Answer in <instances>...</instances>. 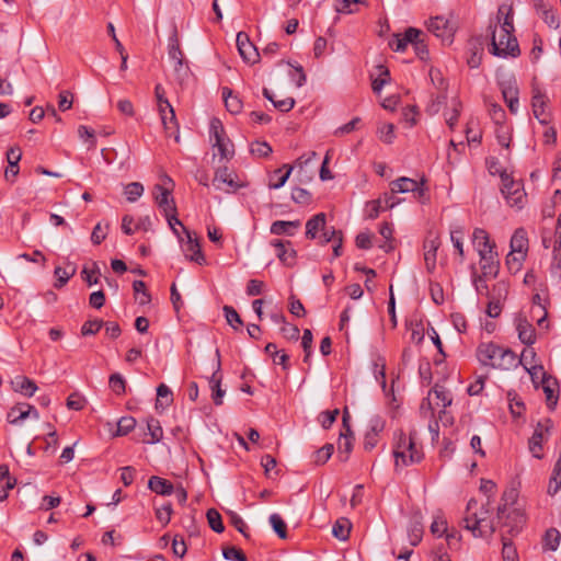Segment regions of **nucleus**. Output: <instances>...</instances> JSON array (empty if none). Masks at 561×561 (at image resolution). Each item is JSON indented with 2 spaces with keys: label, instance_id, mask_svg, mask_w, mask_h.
I'll return each instance as SVG.
<instances>
[{
  "label": "nucleus",
  "instance_id": "obj_51",
  "mask_svg": "<svg viewBox=\"0 0 561 561\" xmlns=\"http://www.w3.org/2000/svg\"><path fill=\"white\" fill-rule=\"evenodd\" d=\"M379 77L373 80L371 88L373 91L379 94L383 88V85L388 82L389 79V70L383 66H378Z\"/></svg>",
  "mask_w": 561,
  "mask_h": 561
},
{
  "label": "nucleus",
  "instance_id": "obj_26",
  "mask_svg": "<svg viewBox=\"0 0 561 561\" xmlns=\"http://www.w3.org/2000/svg\"><path fill=\"white\" fill-rule=\"evenodd\" d=\"M11 385L15 392H20L25 397H32L37 390L36 383L25 376H16L11 381Z\"/></svg>",
  "mask_w": 561,
  "mask_h": 561
},
{
  "label": "nucleus",
  "instance_id": "obj_39",
  "mask_svg": "<svg viewBox=\"0 0 561 561\" xmlns=\"http://www.w3.org/2000/svg\"><path fill=\"white\" fill-rule=\"evenodd\" d=\"M461 111V102L458 99H453L450 108L445 113L446 123L450 128H454L458 122V117Z\"/></svg>",
  "mask_w": 561,
  "mask_h": 561
},
{
  "label": "nucleus",
  "instance_id": "obj_30",
  "mask_svg": "<svg viewBox=\"0 0 561 561\" xmlns=\"http://www.w3.org/2000/svg\"><path fill=\"white\" fill-rule=\"evenodd\" d=\"M30 417V404L28 403H18L10 409L8 412L7 419L11 424H19L25 419Z\"/></svg>",
  "mask_w": 561,
  "mask_h": 561
},
{
  "label": "nucleus",
  "instance_id": "obj_13",
  "mask_svg": "<svg viewBox=\"0 0 561 561\" xmlns=\"http://www.w3.org/2000/svg\"><path fill=\"white\" fill-rule=\"evenodd\" d=\"M184 232L187 238V241L182 245L185 257L198 265H204L206 263V259L202 252L196 234L187 229H184Z\"/></svg>",
  "mask_w": 561,
  "mask_h": 561
},
{
  "label": "nucleus",
  "instance_id": "obj_22",
  "mask_svg": "<svg viewBox=\"0 0 561 561\" xmlns=\"http://www.w3.org/2000/svg\"><path fill=\"white\" fill-rule=\"evenodd\" d=\"M480 268L481 274L484 276H489L491 278H495L499 274L500 270V261L497 252H493L486 255L480 256Z\"/></svg>",
  "mask_w": 561,
  "mask_h": 561
},
{
  "label": "nucleus",
  "instance_id": "obj_53",
  "mask_svg": "<svg viewBox=\"0 0 561 561\" xmlns=\"http://www.w3.org/2000/svg\"><path fill=\"white\" fill-rule=\"evenodd\" d=\"M136 426V420L133 416H123L117 422V435H127Z\"/></svg>",
  "mask_w": 561,
  "mask_h": 561
},
{
  "label": "nucleus",
  "instance_id": "obj_29",
  "mask_svg": "<svg viewBox=\"0 0 561 561\" xmlns=\"http://www.w3.org/2000/svg\"><path fill=\"white\" fill-rule=\"evenodd\" d=\"M222 99L225 101L226 108L231 114L236 115L242 111L243 103L239 95L233 94L229 88H222Z\"/></svg>",
  "mask_w": 561,
  "mask_h": 561
},
{
  "label": "nucleus",
  "instance_id": "obj_41",
  "mask_svg": "<svg viewBox=\"0 0 561 561\" xmlns=\"http://www.w3.org/2000/svg\"><path fill=\"white\" fill-rule=\"evenodd\" d=\"M351 524L347 519H339L332 528V534L340 540H346L350 536Z\"/></svg>",
  "mask_w": 561,
  "mask_h": 561
},
{
  "label": "nucleus",
  "instance_id": "obj_6",
  "mask_svg": "<svg viewBox=\"0 0 561 561\" xmlns=\"http://www.w3.org/2000/svg\"><path fill=\"white\" fill-rule=\"evenodd\" d=\"M506 503L497 507L496 518L506 528L505 533L515 536L520 530L525 523V515L518 510H511L506 515Z\"/></svg>",
  "mask_w": 561,
  "mask_h": 561
},
{
  "label": "nucleus",
  "instance_id": "obj_33",
  "mask_svg": "<svg viewBox=\"0 0 561 561\" xmlns=\"http://www.w3.org/2000/svg\"><path fill=\"white\" fill-rule=\"evenodd\" d=\"M263 95L280 112H289L295 106V99L286 98L284 100H275L273 93L266 88L263 89Z\"/></svg>",
  "mask_w": 561,
  "mask_h": 561
},
{
  "label": "nucleus",
  "instance_id": "obj_47",
  "mask_svg": "<svg viewBox=\"0 0 561 561\" xmlns=\"http://www.w3.org/2000/svg\"><path fill=\"white\" fill-rule=\"evenodd\" d=\"M490 278L491 277L484 276L482 274L478 275L476 272L472 274L473 286H474L478 295L488 296V297L490 296L491 293H490L488 284H486V280Z\"/></svg>",
  "mask_w": 561,
  "mask_h": 561
},
{
  "label": "nucleus",
  "instance_id": "obj_17",
  "mask_svg": "<svg viewBox=\"0 0 561 561\" xmlns=\"http://www.w3.org/2000/svg\"><path fill=\"white\" fill-rule=\"evenodd\" d=\"M158 111L167 135L171 136L175 133L174 139L176 142H180L179 123L173 106L169 105L167 108L160 107Z\"/></svg>",
  "mask_w": 561,
  "mask_h": 561
},
{
  "label": "nucleus",
  "instance_id": "obj_31",
  "mask_svg": "<svg viewBox=\"0 0 561 561\" xmlns=\"http://www.w3.org/2000/svg\"><path fill=\"white\" fill-rule=\"evenodd\" d=\"M542 390L546 394L547 404L550 409H553L558 402L557 388L558 383L551 377L542 379Z\"/></svg>",
  "mask_w": 561,
  "mask_h": 561
},
{
  "label": "nucleus",
  "instance_id": "obj_14",
  "mask_svg": "<svg viewBox=\"0 0 561 561\" xmlns=\"http://www.w3.org/2000/svg\"><path fill=\"white\" fill-rule=\"evenodd\" d=\"M236 42L239 54L245 62L255 64L259 60L260 54L256 47L250 42L247 33L239 32Z\"/></svg>",
  "mask_w": 561,
  "mask_h": 561
},
{
  "label": "nucleus",
  "instance_id": "obj_5",
  "mask_svg": "<svg viewBox=\"0 0 561 561\" xmlns=\"http://www.w3.org/2000/svg\"><path fill=\"white\" fill-rule=\"evenodd\" d=\"M209 138L213 147L218 149L221 159L229 160L233 157L234 150L232 142L226 137V131L220 119L214 117L210 121Z\"/></svg>",
  "mask_w": 561,
  "mask_h": 561
},
{
  "label": "nucleus",
  "instance_id": "obj_3",
  "mask_svg": "<svg viewBox=\"0 0 561 561\" xmlns=\"http://www.w3.org/2000/svg\"><path fill=\"white\" fill-rule=\"evenodd\" d=\"M477 357L483 366L510 370L518 366L516 354L495 343H481L477 348Z\"/></svg>",
  "mask_w": 561,
  "mask_h": 561
},
{
  "label": "nucleus",
  "instance_id": "obj_40",
  "mask_svg": "<svg viewBox=\"0 0 561 561\" xmlns=\"http://www.w3.org/2000/svg\"><path fill=\"white\" fill-rule=\"evenodd\" d=\"M144 185L139 182H131L128 183L124 187V194L128 202L134 203L136 202L142 194H144Z\"/></svg>",
  "mask_w": 561,
  "mask_h": 561
},
{
  "label": "nucleus",
  "instance_id": "obj_10",
  "mask_svg": "<svg viewBox=\"0 0 561 561\" xmlns=\"http://www.w3.org/2000/svg\"><path fill=\"white\" fill-rule=\"evenodd\" d=\"M427 30L444 43L450 44L453 42L455 27L445 16L432 18L427 24Z\"/></svg>",
  "mask_w": 561,
  "mask_h": 561
},
{
  "label": "nucleus",
  "instance_id": "obj_61",
  "mask_svg": "<svg viewBox=\"0 0 561 561\" xmlns=\"http://www.w3.org/2000/svg\"><path fill=\"white\" fill-rule=\"evenodd\" d=\"M378 134L380 140L386 144H391L394 138V126L390 123L382 124L378 128Z\"/></svg>",
  "mask_w": 561,
  "mask_h": 561
},
{
  "label": "nucleus",
  "instance_id": "obj_58",
  "mask_svg": "<svg viewBox=\"0 0 561 561\" xmlns=\"http://www.w3.org/2000/svg\"><path fill=\"white\" fill-rule=\"evenodd\" d=\"M224 558L230 561H247L244 552L236 547H227L222 551Z\"/></svg>",
  "mask_w": 561,
  "mask_h": 561
},
{
  "label": "nucleus",
  "instance_id": "obj_59",
  "mask_svg": "<svg viewBox=\"0 0 561 561\" xmlns=\"http://www.w3.org/2000/svg\"><path fill=\"white\" fill-rule=\"evenodd\" d=\"M133 289L136 295L140 294L139 304L147 305L150 302L151 297L146 290V284L142 280H135L133 283Z\"/></svg>",
  "mask_w": 561,
  "mask_h": 561
},
{
  "label": "nucleus",
  "instance_id": "obj_57",
  "mask_svg": "<svg viewBox=\"0 0 561 561\" xmlns=\"http://www.w3.org/2000/svg\"><path fill=\"white\" fill-rule=\"evenodd\" d=\"M423 536V528L422 525L417 522L411 524L409 528V541L412 546H417Z\"/></svg>",
  "mask_w": 561,
  "mask_h": 561
},
{
  "label": "nucleus",
  "instance_id": "obj_54",
  "mask_svg": "<svg viewBox=\"0 0 561 561\" xmlns=\"http://www.w3.org/2000/svg\"><path fill=\"white\" fill-rule=\"evenodd\" d=\"M250 151L256 157L265 158L272 153V147L265 141H254L251 144Z\"/></svg>",
  "mask_w": 561,
  "mask_h": 561
},
{
  "label": "nucleus",
  "instance_id": "obj_46",
  "mask_svg": "<svg viewBox=\"0 0 561 561\" xmlns=\"http://www.w3.org/2000/svg\"><path fill=\"white\" fill-rule=\"evenodd\" d=\"M54 273H55V276L57 277V280L55 283V287L56 288H61L75 275L76 267L71 266V270L68 271L67 268H62L60 266H57L55 268Z\"/></svg>",
  "mask_w": 561,
  "mask_h": 561
},
{
  "label": "nucleus",
  "instance_id": "obj_48",
  "mask_svg": "<svg viewBox=\"0 0 561 561\" xmlns=\"http://www.w3.org/2000/svg\"><path fill=\"white\" fill-rule=\"evenodd\" d=\"M334 447L332 444H325L323 447L313 453V462L316 465L325 463L332 456Z\"/></svg>",
  "mask_w": 561,
  "mask_h": 561
},
{
  "label": "nucleus",
  "instance_id": "obj_63",
  "mask_svg": "<svg viewBox=\"0 0 561 561\" xmlns=\"http://www.w3.org/2000/svg\"><path fill=\"white\" fill-rule=\"evenodd\" d=\"M110 225L106 224L103 228L101 222L96 224L91 233V241L93 244H100L106 238V230Z\"/></svg>",
  "mask_w": 561,
  "mask_h": 561
},
{
  "label": "nucleus",
  "instance_id": "obj_60",
  "mask_svg": "<svg viewBox=\"0 0 561 561\" xmlns=\"http://www.w3.org/2000/svg\"><path fill=\"white\" fill-rule=\"evenodd\" d=\"M291 199L296 204L307 205L311 199V194L305 188L295 187L291 192Z\"/></svg>",
  "mask_w": 561,
  "mask_h": 561
},
{
  "label": "nucleus",
  "instance_id": "obj_28",
  "mask_svg": "<svg viewBox=\"0 0 561 561\" xmlns=\"http://www.w3.org/2000/svg\"><path fill=\"white\" fill-rule=\"evenodd\" d=\"M148 488L160 495H171L174 492V486L169 480L157 476L149 479Z\"/></svg>",
  "mask_w": 561,
  "mask_h": 561
},
{
  "label": "nucleus",
  "instance_id": "obj_7",
  "mask_svg": "<svg viewBox=\"0 0 561 561\" xmlns=\"http://www.w3.org/2000/svg\"><path fill=\"white\" fill-rule=\"evenodd\" d=\"M531 93V108L534 116L541 125H548L551 121V113L549 111V98L537 85L533 87Z\"/></svg>",
  "mask_w": 561,
  "mask_h": 561
},
{
  "label": "nucleus",
  "instance_id": "obj_19",
  "mask_svg": "<svg viewBox=\"0 0 561 561\" xmlns=\"http://www.w3.org/2000/svg\"><path fill=\"white\" fill-rule=\"evenodd\" d=\"M271 245L277 250V257L285 265L291 266L295 262L296 251L291 248L290 241L272 240Z\"/></svg>",
  "mask_w": 561,
  "mask_h": 561
},
{
  "label": "nucleus",
  "instance_id": "obj_36",
  "mask_svg": "<svg viewBox=\"0 0 561 561\" xmlns=\"http://www.w3.org/2000/svg\"><path fill=\"white\" fill-rule=\"evenodd\" d=\"M100 267L96 262H92L90 266L84 265L81 272L82 279L88 283L89 286L99 283Z\"/></svg>",
  "mask_w": 561,
  "mask_h": 561
},
{
  "label": "nucleus",
  "instance_id": "obj_21",
  "mask_svg": "<svg viewBox=\"0 0 561 561\" xmlns=\"http://www.w3.org/2000/svg\"><path fill=\"white\" fill-rule=\"evenodd\" d=\"M294 170L293 165L284 164L268 174L267 186L270 190H278L285 185Z\"/></svg>",
  "mask_w": 561,
  "mask_h": 561
},
{
  "label": "nucleus",
  "instance_id": "obj_27",
  "mask_svg": "<svg viewBox=\"0 0 561 561\" xmlns=\"http://www.w3.org/2000/svg\"><path fill=\"white\" fill-rule=\"evenodd\" d=\"M325 228V214L319 213L312 216L306 224V237L308 239H316L319 231Z\"/></svg>",
  "mask_w": 561,
  "mask_h": 561
},
{
  "label": "nucleus",
  "instance_id": "obj_38",
  "mask_svg": "<svg viewBox=\"0 0 561 561\" xmlns=\"http://www.w3.org/2000/svg\"><path fill=\"white\" fill-rule=\"evenodd\" d=\"M172 401H173V393H172L171 389L167 385L160 383L157 388L156 409H159V407L162 404L168 407L172 403Z\"/></svg>",
  "mask_w": 561,
  "mask_h": 561
},
{
  "label": "nucleus",
  "instance_id": "obj_15",
  "mask_svg": "<svg viewBox=\"0 0 561 561\" xmlns=\"http://www.w3.org/2000/svg\"><path fill=\"white\" fill-rule=\"evenodd\" d=\"M440 245L438 236L430 233L424 241V261L428 272H433L436 266V253Z\"/></svg>",
  "mask_w": 561,
  "mask_h": 561
},
{
  "label": "nucleus",
  "instance_id": "obj_43",
  "mask_svg": "<svg viewBox=\"0 0 561 561\" xmlns=\"http://www.w3.org/2000/svg\"><path fill=\"white\" fill-rule=\"evenodd\" d=\"M206 517H207V520H208V524H209V527L215 531V533H222L224 529H225V526H224V523H222V519H221V515L219 514V512L215 508H209L207 511V514H206Z\"/></svg>",
  "mask_w": 561,
  "mask_h": 561
},
{
  "label": "nucleus",
  "instance_id": "obj_34",
  "mask_svg": "<svg viewBox=\"0 0 561 561\" xmlns=\"http://www.w3.org/2000/svg\"><path fill=\"white\" fill-rule=\"evenodd\" d=\"M561 534L557 528H549L546 530L542 538L545 550L556 551L560 545Z\"/></svg>",
  "mask_w": 561,
  "mask_h": 561
},
{
  "label": "nucleus",
  "instance_id": "obj_20",
  "mask_svg": "<svg viewBox=\"0 0 561 561\" xmlns=\"http://www.w3.org/2000/svg\"><path fill=\"white\" fill-rule=\"evenodd\" d=\"M511 251L518 254V260H525L528 251L527 232L523 228L515 230L511 238Z\"/></svg>",
  "mask_w": 561,
  "mask_h": 561
},
{
  "label": "nucleus",
  "instance_id": "obj_62",
  "mask_svg": "<svg viewBox=\"0 0 561 561\" xmlns=\"http://www.w3.org/2000/svg\"><path fill=\"white\" fill-rule=\"evenodd\" d=\"M104 322L99 319L88 320L81 328L82 335H92L100 331Z\"/></svg>",
  "mask_w": 561,
  "mask_h": 561
},
{
  "label": "nucleus",
  "instance_id": "obj_50",
  "mask_svg": "<svg viewBox=\"0 0 561 561\" xmlns=\"http://www.w3.org/2000/svg\"><path fill=\"white\" fill-rule=\"evenodd\" d=\"M270 524L273 527L274 531L282 538L287 537V526L280 515L274 513L270 516Z\"/></svg>",
  "mask_w": 561,
  "mask_h": 561
},
{
  "label": "nucleus",
  "instance_id": "obj_12",
  "mask_svg": "<svg viewBox=\"0 0 561 561\" xmlns=\"http://www.w3.org/2000/svg\"><path fill=\"white\" fill-rule=\"evenodd\" d=\"M453 398L450 392L442 386L436 385L430 392L428 398L423 401L421 409H427L433 415V404L436 407L447 408L451 404Z\"/></svg>",
  "mask_w": 561,
  "mask_h": 561
},
{
  "label": "nucleus",
  "instance_id": "obj_16",
  "mask_svg": "<svg viewBox=\"0 0 561 561\" xmlns=\"http://www.w3.org/2000/svg\"><path fill=\"white\" fill-rule=\"evenodd\" d=\"M472 243L479 256L496 252L494 250L495 244L491 242L489 233L482 228H476L473 230Z\"/></svg>",
  "mask_w": 561,
  "mask_h": 561
},
{
  "label": "nucleus",
  "instance_id": "obj_18",
  "mask_svg": "<svg viewBox=\"0 0 561 561\" xmlns=\"http://www.w3.org/2000/svg\"><path fill=\"white\" fill-rule=\"evenodd\" d=\"M153 195L156 203L164 214L175 213L176 207L174 199L171 197V191L160 184L154 185Z\"/></svg>",
  "mask_w": 561,
  "mask_h": 561
},
{
  "label": "nucleus",
  "instance_id": "obj_45",
  "mask_svg": "<svg viewBox=\"0 0 561 561\" xmlns=\"http://www.w3.org/2000/svg\"><path fill=\"white\" fill-rule=\"evenodd\" d=\"M502 557L504 561H518V554L516 548L513 546L510 539L506 538L505 534H502Z\"/></svg>",
  "mask_w": 561,
  "mask_h": 561
},
{
  "label": "nucleus",
  "instance_id": "obj_25",
  "mask_svg": "<svg viewBox=\"0 0 561 561\" xmlns=\"http://www.w3.org/2000/svg\"><path fill=\"white\" fill-rule=\"evenodd\" d=\"M300 225V220H276L271 225L270 231L272 234L276 236L285 234L293 237L299 229Z\"/></svg>",
  "mask_w": 561,
  "mask_h": 561
},
{
  "label": "nucleus",
  "instance_id": "obj_37",
  "mask_svg": "<svg viewBox=\"0 0 561 561\" xmlns=\"http://www.w3.org/2000/svg\"><path fill=\"white\" fill-rule=\"evenodd\" d=\"M147 430H148V434L151 436V439L149 440L150 444H156L162 439L163 430L161 427L159 420H157L154 417L148 419Z\"/></svg>",
  "mask_w": 561,
  "mask_h": 561
},
{
  "label": "nucleus",
  "instance_id": "obj_55",
  "mask_svg": "<svg viewBox=\"0 0 561 561\" xmlns=\"http://www.w3.org/2000/svg\"><path fill=\"white\" fill-rule=\"evenodd\" d=\"M381 210H383L381 198L370 201L366 204V208H365L366 217L369 219L377 218Z\"/></svg>",
  "mask_w": 561,
  "mask_h": 561
},
{
  "label": "nucleus",
  "instance_id": "obj_52",
  "mask_svg": "<svg viewBox=\"0 0 561 561\" xmlns=\"http://www.w3.org/2000/svg\"><path fill=\"white\" fill-rule=\"evenodd\" d=\"M450 240L454 248L459 253L460 257L463 259V230L457 227L450 231Z\"/></svg>",
  "mask_w": 561,
  "mask_h": 561
},
{
  "label": "nucleus",
  "instance_id": "obj_1",
  "mask_svg": "<svg viewBox=\"0 0 561 561\" xmlns=\"http://www.w3.org/2000/svg\"><path fill=\"white\" fill-rule=\"evenodd\" d=\"M514 11L512 5L501 4L497 9L496 24L490 25L491 45L489 51L501 58L517 57L520 54L514 33Z\"/></svg>",
  "mask_w": 561,
  "mask_h": 561
},
{
  "label": "nucleus",
  "instance_id": "obj_2",
  "mask_svg": "<svg viewBox=\"0 0 561 561\" xmlns=\"http://www.w3.org/2000/svg\"><path fill=\"white\" fill-rule=\"evenodd\" d=\"M490 505V500L481 505L474 499H470L467 503L462 518L463 527L470 530L474 537H490L495 531L494 522L489 519Z\"/></svg>",
  "mask_w": 561,
  "mask_h": 561
},
{
  "label": "nucleus",
  "instance_id": "obj_64",
  "mask_svg": "<svg viewBox=\"0 0 561 561\" xmlns=\"http://www.w3.org/2000/svg\"><path fill=\"white\" fill-rule=\"evenodd\" d=\"M431 533L435 536L442 537L447 533V522L440 516L435 517L431 525Z\"/></svg>",
  "mask_w": 561,
  "mask_h": 561
},
{
  "label": "nucleus",
  "instance_id": "obj_23",
  "mask_svg": "<svg viewBox=\"0 0 561 561\" xmlns=\"http://www.w3.org/2000/svg\"><path fill=\"white\" fill-rule=\"evenodd\" d=\"M216 355L219 358V351H216ZM220 369V360H217V370L213 374L209 379V386L211 389V398L216 405L222 404V398L225 396V390L221 388V376L219 375Z\"/></svg>",
  "mask_w": 561,
  "mask_h": 561
},
{
  "label": "nucleus",
  "instance_id": "obj_8",
  "mask_svg": "<svg viewBox=\"0 0 561 561\" xmlns=\"http://www.w3.org/2000/svg\"><path fill=\"white\" fill-rule=\"evenodd\" d=\"M552 422L550 419L539 421L535 427L533 436L529 439V450L534 457L540 459L542 457V444L548 438Z\"/></svg>",
  "mask_w": 561,
  "mask_h": 561
},
{
  "label": "nucleus",
  "instance_id": "obj_42",
  "mask_svg": "<svg viewBox=\"0 0 561 561\" xmlns=\"http://www.w3.org/2000/svg\"><path fill=\"white\" fill-rule=\"evenodd\" d=\"M108 386L116 396H122L126 391V381L119 373L110 376Z\"/></svg>",
  "mask_w": 561,
  "mask_h": 561
},
{
  "label": "nucleus",
  "instance_id": "obj_44",
  "mask_svg": "<svg viewBox=\"0 0 561 561\" xmlns=\"http://www.w3.org/2000/svg\"><path fill=\"white\" fill-rule=\"evenodd\" d=\"M501 181H502V194L505 196V198L513 195L514 191L520 190V184L515 182L507 173L501 174Z\"/></svg>",
  "mask_w": 561,
  "mask_h": 561
},
{
  "label": "nucleus",
  "instance_id": "obj_11",
  "mask_svg": "<svg viewBox=\"0 0 561 561\" xmlns=\"http://www.w3.org/2000/svg\"><path fill=\"white\" fill-rule=\"evenodd\" d=\"M213 184L216 190H224L222 184L227 185V188L225 190L227 193L236 192L244 186L243 183L238 181L236 173L229 170L228 167H219L215 171Z\"/></svg>",
  "mask_w": 561,
  "mask_h": 561
},
{
  "label": "nucleus",
  "instance_id": "obj_49",
  "mask_svg": "<svg viewBox=\"0 0 561 561\" xmlns=\"http://www.w3.org/2000/svg\"><path fill=\"white\" fill-rule=\"evenodd\" d=\"M172 513V504L167 502L156 508V518L162 524V526H167L171 520Z\"/></svg>",
  "mask_w": 561,
  "mask_h": 561
},
{
  "label": "nucleus",
  "instance_id": "obj_9",
  "mask_svg": "<svg viewBox=\"0 0 561 561\" xmlns=\"http://www.w3.org/2000/svg\"><path fill=\"white\" fill-rule=\"evenodd\" d=\"M389 187L390 191L396 194L412 192L415 194V197L420 201H423V198L425 197V188L423 187V181L417 182L414 179L402 176L391 181Z\"/></svg>",
  "mask_w": 561,
  "mask_h": 561
},
{
  "label": "nucleus",
  "instance_id": "obj_24",
  "mask_svg": "<svg viewBox=\"0 0 561 561\" xmlns=\"http://www.w3.org/2000/svg\"><path fill=\"white\" fill-rule=\"evenodd\" d=\"M516 330L522 343L530 346L536 342L535 329L525 318L519 317L516 319Z\"/></svg>",
  "mask_w": 561,
  "mask_h": 561
},
{
  "label": "nucleus",
  "instance_id": "obj_56",
  "mask_svg": "<svg viewBox=\"0 0 561 561\" xmlns=\"http://www.w3.org/2000/svg\"><path fill=\"white\" fill-rule=\"evenodd\" d=\"M224 312L227 322L233 328L237 329L239 325L242 324V320L239 316V313L236 311V309L231 306H225Z\"/></svg>",
  "mask_w": 561,
  "mask_h": 561
},
{
  "label": "nucleus",
  "instance_id": "obj_35",
  "mask_svg": "<svg viewBox=\"0 0 561 561\" xmlns=\"http://www.w3.org/2000/svg\"><path fill=\"white\" fill-rule=\"evenodd\" d=\"M546 304H547V295L543 290L541 293H536L533 296V305H534L533 311L535 312L536 309H538L541 312L540 318H538V320H537L538 325H541L546 321V317H547Z\"/></svg>",
  "mask_w": 561,
  "mask_h": 561
},
{
  "label": "nucleus",
  "instance_id": "obj_32",
  "mask_svg": "<svg viewBox=\"0 0 561 561\" xmlns=\"http://www.w3.org/2000/svg\"><path fill=\"white\" fill-rule=\"evenodd\" d=\"M354 433L342 432L339 440V457L342 461L348 459V455L353 449Z\"/></svg>",
  "mask_w": 561,
  "mask_h": 561
},
{
  "label": "nucleus",
  "instance_id": "obj_4",
  "mask_svg": "<svg viewBox=\"0 0 561 561\" xmlns=\"http://www.w3.org/2000/svg\"><path fill=\"white\" fill-rule=\"evenodd\" d=\"M393 457L396 467H407L420 462L423 458V453L416 444L414 433L409 435L402 431L394 434Z\"/></svg>",
  "mask_w": 561,
  "mask_h": 561
}]
</instances>
